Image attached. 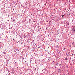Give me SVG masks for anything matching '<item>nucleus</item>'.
<instances>
[{"mask_svg":"<svg viewBox=\"0 0 75 75\" xmlns=\"http://www.w3.org/2000/svg\"><path fill=\"white\" fill-rule=\"evenodd\" d=\"M72 30L73 33L75 32V26L72 29Z\"/></svg>","mask_w":75,"mask_h":75,"instance_id":"1","label":"nucleus"},{"mask_svg":"<svg viewBox=\"0 0 75 75\" xmlns=\"http://www.w3.org/2000/svg\"><path fill=\"white\" fill-rule=\"evenodd\" d=\"M40 48V47H38V48Z\"/></svg>","mask_w":75,"mask_h":75,"instance_id":"7","label":"nucleus"},{"mask_svg":"<svg viewBox=\"0 0 75 75\" xmlns=\"http://www.w3.org/2000/svg\"><path fill=\"white\" fill-rule=\"evenodd\" d=\"M62 17H64V15H62Z\"/></svg>","mask_w":75,"mask_h":75,"instance_id":"3","label":"nucleus"},{"mask_svg":"<svg viewBox=\"0 0 75 75\" xmlns=\"http://www.w3.org/2000/svg\"><path fill=\"white\" fill-rule=\"evenodd\" d=\"M13 40H14V39H13Z\"/></svg>","mask_w":75,"mask_h":75,"instance_id":"8","label":"nucleus"},{"mask_svg":"<svg viewBox=\"0 0 75 75\" xmlns=\"http://www.w3.org/2000/svg\"><path fill=\"white\" fill-rule=\"evenodd\" d=\"M45 51H47V50H45Z\"/></svg>","mask_w":75,"mask_h":75,"instance_id":"9","label":"nucleus"},{"mask_svg":"<svg viewBox=\"0 0 75 75\" xmlns=\"http://www.w3.org/2000/svg\"><path fill=\"white\" fill-rule=\"evenodd\" d=\"M21 44H23V42H22Z\"/></svg>","mask_w":75,"mask_h":75,"instance_id":"6","label":"nucleus"},{"mask_svg":"<svg viewBox=\"0 0 75 75\" xmlns=\"http://www.w3.org/2000/svg\"><path fill=\"white\" fill-rule=\"evenodd\" d=\"M67 57H66L65 58V60L67 61Z\"/></svg>","mask_w":75,"mask_h":75,"instance_id":"2","label":"nucleus"},{"mask_svg":"<svg viewBox=\"0 0 75 75\" xmlns=\"http://www.w3.org/2000/svg\"><path fill=\"white\" fill-rule=\"evenodd\" d=\"M54 11H55V9H54Z\"/></svg>","mask_w":75,"mask_h":75,"instance_id":"4","label":"nucleus"},{"mask_svg":"<svg viewBox=\"0 0 75 75\" xmlns=\"http://www.w3.org/2000/svg\"><path fill=\"white\" fill-rule=\"evenodd\" d=\"M13 21H15V19H14V20H13Z\"/></svg>","mask_w":75,"mask_h":75,"instance_id":"5","label":"nucleus"}]
</instances>
